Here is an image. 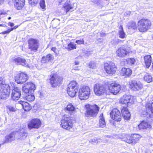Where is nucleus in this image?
<instances>
[{"instance_id": "nucleus-1", "label": "nucleus", "mask_w": 153, "mask_h": 153, "mask_svg": "<svg viewBox=\"0 0 153 153\" xmlns=\"http://www.w3.org/2000/svg\"><path fill=\"white\" fill-rule=\"evenodd\" d=\"M86 112L85 115L86 117H95L97 114L100 108L96 104L85 105Z\"/></svg>"}, {"instance_id": "nucleus-2", "label": "nucleus", "mask_w": 153, "mask_h": 153, "mask_svg": "<svg viewBox=\"0 0 153 153\" xmlns=\"http://www.w3.org/2000/svg\"><path fill=\"white\" fill-rule=\"evenodd\" d=\"M137 25L138 30L143 32L149 30L151 25V23L148 19H142L138 22Z\"/></svg>"}, {"instance_id": "nucleus-3", "label": "nucleus", "mask_w": 153, "mask_h": 153, "mask_svg": "<svg viewBox=\"0 0 153 153\" xmlns=\"http://www.w3.org/2000/svg\"><path fill=\"white\" fill-rule=\"evenodd\" d=\"M90 94L91 89L88 86H83L79 90V97L80 100H87Z\"/></svg>"}, {"instance_id": "nucleus-4", "label": "nucleus", "mask_w": 153, "mask_h": 153, "mask_svg": "<svg viewBox=\"0 0 153 153\" xmlns=\"http://www.w3.org/2000/svg\"><path fill=\"white\" fill-rule=\"evenodd\" d=\"M78 84L74 81H71L68 85L67 91L69 95L71 97H74L78 90Z\"/></svg>"}, {"instance_id": "nucleus-5", "label": "nucleus", "mask_w": 153, "mask_h": 153, "mask_svg": "<svg viewBox=\"0 0 153 153\" xmlns=\"http://www.w3.org/2000/svg\"><path fill=\"white\" fill-rule=\"evenodd\" d=\"M61 122V125L65 129L69 130L72 128L73 125L71 118L67 115L62 117Z\"/></svg>"}, {"instance_id": "nucleus-6", "label": "nucleus", "mask_w": 153, "mask_h": 153, "mask_svg": "<svg viewBox=\"0 0 153 153\" xmlns=\"http://www.w3.org/2000/svg\"><path fill=\"white\" fill-rule=\"evenodd\" d=\"M50 83L53 88L59 86L61 84L62 78L56 74H52L51 75Z\"/></svg>"}, {"instance_id": "nucleus-7", "label": "nucleus", "mask_w": 153, "mask_h": 153, "mask_svg": "<svg viewBox=\"0 0 153 153\" xmlns=\"http://www.w3.org/2000/svg\"><path fill=\"white\" fill-rule=\"evenodd\" d=\"M28 48L32 51L36 52L39 45V40L37 39L31 38L27 41Z\"/></svg>"}, {"instance_id": "nucleus-8", "label": "nucleus", "mask_w": 153, "mask_h": 153, "mask_svg": "<svg viewBox=\"0 0 153 153\" xmlns=\"http://www.w3.org/2000/svg\"><path fill=\"white\" fill-rule=\"evenodd\" d=\"M128 85L131 90L135 91L141 90L143 87V84L140 82L134 80L129 81Z\"/></svg>"}, {"instance_id": "nucleus-9", "label": "nucleus", "mask_w": 153, "mask_h": 153, "mask_svg": "<svg viewBox=\"0 0 153 153\" xmlns=\"http://www.w3.org/2000/svg\"><path fill=\"white\" fill-rule=\"evenodd\" d=\"M10 90V86L8 85L3 84L0 85V98L4 99L8 97Z\"/></svg>"}, {"instance_id": "nucleus-10", "label": "nucleus", "mask_w": 153, "mask_h": 153, "mask_svg": "<svg viewBox=\"0 0 153 153\" xmlns=\"http://www.w3.org/2000/svg\"><path fill=\"white\" fill-rule=\"evenodd\" d=\"M104 68L106 72L109 74H115L117 70L115 64L110 62L105 64Z\"/></svg>"}, {"instance_id": "nucleus-11", "label": "nucleus", "mask_w": 153, "mask_h": 153, "mask_svg": "<svg viewBox=\"0 0 153 153\" xmlns=\"http://www.w3.org/2000/svg\"><path fill=\"white\" fill-rule=\"evenodd\" d=\"M41 125L40 120L38 118L32 119L27 124L28 127L30 130L33 128L38 129L40 127Z\"/></svg>"}, {"instance_id": "nucleus-12", "label": "nucleus", "mask_w": 153, "mask_h": 153, "mask_svg": "<svg viewBox=\"0 0 153 153\" xmlns=\"http://www.w3.org/2000/svg\"><path fill=\"white\" fill-rule=\"evenodd\" d=\"M128 48L127 47L119 48L116 52L117 56L120 58H123L127 55L129 53Z\"/></svg>"}, {"instance_id": "nucleus-13", "label": "nucleus", "mask_w": 153, "mask_h": 153, "mask_svg": "<svg viewBox=\"0 0 153 153\" xmlns=\"http://www.w3.org/2000/svg\"><path fill=\"white\" fill-rule=\"evenodd\" d=\"M24 85V86L22 88V91L25 94L33 92L36 88L35 85L32 82H27Z\"/></svg>"}, {"instance_id": "nucleus-14", "label": "nucleus", "mask_w": 153, "mask_h": 153, "mask_svg": "<svg viewBox=\"0 0 153 153\" xmlns=\"http://www.w3.org/2000/svg\"><path fill=\"white\" fill-rule=\"evenodd\" d=\"M110 91L114 95L117 94L120 90V86L115 82L112 83L108 85Z\"/></svg>"}, {"instance_id": "nucleus-15", "label": "nucleus", "mask_w": 153, "mask_h": 153, "mask_svg": "<svg viewBox=\"0 0 153 153\" xmlns=\"http://www.w3.org/2000/svg\"><path fill=\"white\" fill-rule=\"evenodd\" d=\"M28 78V76L26 74L21 73L15 77V80L18 84H22L27 81Z\"/></svg>"}, {"instance_id": "nucleus-16", "label": "nucleus", "mask_w": 153, "mask_h": 153, "mask_svg": "<svg viewBox=\"0 0 153 153\" xmlns=\"http://www.w3.org/2000/svg\"><path fill=\"white\" fill-rule=\"evenodd\" d=\"M111 117L117 121H120L122 119V116L120 112L117 109H114L110 113Z\"/></svg>"}, {"instance_id": "nucleus-17", "label": "nucleus", "mask_w": 153, "mask_h": 153, "mask_svg": "<svg viewBox=\"0 0 153 153\" xmlns=\"http://www.w3.org/2000/svg\"><path fill=\"white\" fill-rule=\"evenodd\" d=\"M21 91L18 87H14L11 94V99L13 101L17 100L20 97Z\"/></svg>"}, {"instance_id": "nucleus-18", "label": "nucleus", "mask_w": 153, "mask_h": 153, "mask_svg": "<svg viewBox=\"0 0 153 153\" xmlns=\"http://www.w3.org/2000/svg\"><path fill=\"white\" fill-rule=\"evenodd\" d=\"M94 91L96 95L99 96L105 93V88L102 85L97 84L94 86Z\"/></svg>"}, {"instance_id": "nucleus-19", "label": "nucleus", "mask_w": 153, "mask_h": 153, "mask_svg": "<svg viewBox=\"0 0 153 153\" xmlns=\"http://www.w3.org/2000/svg\"><path fill=\"white\" fill-rule=\"evenodd\" d=\"M120 102L123 104L130 105L132 103V100L129 95H125L121 99Z\"/></svg>"}, {"instance_id": "nucleus-20", "label": "nucleus", "mask_w": 153, "mask_h": 153, "mask_svg": "<svg viewBox=\"0 0 153 153\" xmlns=\"http://www.w3.org/2000/svg\"><path fill=\"white\" fill-rule=\"evenodd\" d=\"M121 112L125 120H128L130 119L131 114L127 107H123L121 109Z\"/></svg>"}, {"instance_id": "nucleus-21", "label": "nucleus", "mask_w": 153, "mask_h": 153, "mask_svg": "<svg viewBox=\"0 0 153 153\" xmlns=\"http://www.w3.org/2000/svg\"><path fill=\"white\" fill-rule=\"evenodd\" d=\"M14 6L18 10H20L24 6L25 0H13Z\"/></svg>"}, {"instance_id": "nucleus-22", "label": "nucleus", "mask_w": 153, "mask_h": 153, "mask_svg": "<svg viewBox=\"0 0 153 153\" xmlns=\"http://www.w3.org/2000/svg\"><path fill=\"white\" fill-rule=\"evenodd\" d=\"M13 62L17 65L21 64L23 66H27L28 64L27 63L26 61L20 57L16 58L12 60Z\"/></svg>"}, {"instance_id": "nucleus-23", "label": "nucleus", "mask_w": 153, "mask_h": 153, "mask_svg": "<svg viewBox=\"0 0 153 153\" xmlns=\"http://www.w3.org/2000/svg\"><path fill=\"white\" fill-rule=\"evenodd\" d=\"M16 138V134L13 132L5 137L4 143H8L14 140Z\"/></svg>"}, {"instance_id": "nucleus-24", "label": "nucleus", "mask_w": 153, "mask_h": 153, "mask_svg": "<svg viewBox=\"0 0 153 153\" xmlns=\"http://www.w3.org/2000/svg\"><path fill=\"white\" fill-rule=\"evenodd\" d=\"M141 75L144 80L147 82H150L152 80V77L150 74L144 72L141 74Z\"/></svg>"}, {"instance_id": "nucleus-25", "label": "nucleus", "mask_w": 153, "mask_h": 153, "mask_svg": "<svg viewBox=\"0 0 153 153\" xmlns=\"http://www.w3.org/2000/svg\"><path fill=\"white\" fill-rule=\"evenodd\" d=\"M73 7L71 4L70 0H67L65 3L63 5L62 9H63L67 13L70 10L72 9Z\"/></svg>"}, {"instance_id": "nucleus-26", "label": "nucleus", "mask_w": 153, "mask_h": 153, "mask_svg": "<svg viewBox=\"0 0 153 153\" xmlns=\"http://www.w3.org/2000/svg\"><path fill=\"white\" fill-rule=\"evenodd\" d=\"M27 134L28 133L26 130L21 131L19 133L17 138L18 140L19 141L24 140L27 137Z\"/></svg>"}, {"instance_id": "nucleus-27", "label": "nucleus", "mask_w": 153, "mask_h": 153, "mask_svg": "<svg viewBox=\"0 0 153 153\" xmlns=\"http://www.w3.org/2000/svg\"><path fill=\"white\" fill-rule=\"evenodd\" d=\"M19 102L25 111H29L31 109V106L28 102L22 101H19Z\"/></svg>"}, {"instance_id": "nucleus-28", "label": "nucleus", "mask_w": 153, "mask_h": 153, "mask_svg": "<svg viewBox=\"0 0 153 153\" xmlns=\"http://www.w3.org/2000/svg\"><path fill=\"white\" fill-rule=\"evenodd\" d=\"M121 74L123 75L128 76L131 75L132 71L129 68H123L121 70Z\"/></svg>"}, {"instance_id": "nucleus-29", "label": "nucleus", "mask_w": 153, "mask_h": 153, "mask_svg": "<svg viewBox=\"0 0 153 153\" xmlns=\"http://www.w3.org/2000/svg\"><path fill=\"white\" fill-rule=\"evenodd\" d=\"M150 125L148 123L143 121L138 125V128L139 129H141L150 128Z\"/></svg>"}, {"instance_id": "nucleus-30", "label": "nucleus", "mask_w": 153, "mask_h": 153, "mask_svg": "<svg viewBox=\"0 0 153 153\" xmlns=\"http://www.w3.org/2000/svg\"><path fill=\"white\" fill-rule=\"evenodd\" d=\"M145 63L147 68L150 67L152 62V58L150 55L146 56L144 58Z\"/></svg>"}, {"instance_id": "nucleus-31", "label": "nucleus", "mask_w": 153, "mask_h": 153, "mask_svg": "<svg viewBox=\"0 0 153 153\" xmlns=\"http://www.w3.org/2000/svg\"><path fill=\"white\" fill-rule=\"evenodd\" d=\"M100 126L101 128H103L105 126V119L103 117V114H101L100 116L99 120Z\"/></svg>"}, {"instance_id": "nucleus-32", "label": "nucleus", "mask_w": 153, "mask_h": 153, "mask_svg": "<svg viewBox=\"0 0 153 153\" xmlns=\"http://www.w3.org/2000/svg\"><path fill=\"white\" fill-rule=\"evenodd\" d=\"M120 30L118 32L119 37L121 39H124L126 36V35L124 32L122 26L120 25L119 27Z\"/></svg>"}, {"instance_id": "nucleus-33", "label": "nucleus", "mask_w": 153, "mask_h": 153, "mask_svg": "<svg viewBox=\"0 0 153 153\" xmlns=\"http://www.w3.org/2000/svg\"><path fill=\"white\" fill-rule=\"evenodd\" d=\"M132 142L133 144H135L137 143V141L140 138V136L139 135L136 134H134L131 135Z\"/></svg>"}, {"instance_id": "nucleus-34", "label": "nucleus", "mask_w": 153, "mask_h": 153, "mask_svg": "<svg viewBox=\"0 0 153 153\" xmlns=\"http://www.w3.org/2000/svg\"><path fill=\"white\" fill-rule=\"evenodd\" d=\"M76 48V45L72 42H70L68 45L66 49L68 51H71Z\"/></svg>"}, {"instance_id": "nucleus-35", "label": "nucleus", "mask_w": 153, "mask_h": 153, "mask_svg": "<svg viewBox=\"0 0 153 153\" xmlns=\"http://www.w3.org/2000/svg\"><path fill=\"white\" fill-rule=\"evenodd\" d=\"M124 139V140L128 143H133L131 135V136H130L128 134H126Z\"/></svg>"}, {"instance_id": "nucleus-36", "label": "nucleus", "mask_w": 153, "mask_h": 153, "mask_svg": "<svg viewBox=\"0 0 153 153\" xmlns=\"http://www.w3.org/2000/svg\"><path fill=\"white\" fill-rule=\"evenodd\" d=\"M127 26L129 29H135L137 28L136 24L134 22H129Z\"/></svg>"}, {"instance_id": "nucleus-37", "label": "nucleus", "mask_w": 153, "mask_h": 153, "mask_svg": "<svg viewBox=\"0 0 153 153\" xmlns=\"http://www.w3.org/2000/svg\"><path fill=\"white\" fill-rule=\"evenodd\" d=\"M66 110L68 111L71 112H73L75 110V107L73 106L71 103L69 104L66 108Z\"/></svg>"}, {"instance_id": "nucleus-38", "label": "nucleus", "mask_w": 153, "mask_h": 153, "mask_svg": "<svg viewBox=\"0 0 153 153\" xmlns=\"http://www.w3.org/2000/svg\"><path fill=\"white\" fill-rule=\"evenodd\" d=\"M26 100L28 101H32L35 99V97L32 94H29L26 97Z\"/></svg>"}, {"instance_id": "nucleus-39", "label": "nucleus", "mask_w": 153, "mask_h": 153, "mask_svg": "<svg viewBox=\"0 0 153 153\" xmlns=\"http://www.w3.org/2000/svg\"><path fill=\"white\" fill-rule=\"evenodd\" d=\"M126 60L127 63L129 64L134 65L135 62V60L133 58H128Z\"/></svg>"}, {"instance_id": "nucleus-40", "label": "nucleus", "mask_w": 153, "mask_h": 153, "mask_svg": "<svg viewBox=\"0 0 153 153\" xmlns=\"http://www.w3.org/2000/svg\"><path fill=\"white\" fill-rule=\"evenodd\" d=\"M38 2V0H29V4L32 6H34Z\"/></svg>"}, {"instance_id": "nucleus-41", "label": "nucleus", "mask_w": 153, "mask_h": 153, "mask_svg": "<svg viewBox=\"0 0 153 153\" xmlns=\"http://www.w3.org/2000/svg\"><path fill=\"white\" fill-rule=\"evenodd\" d=\"M89 68L92 69H95L96 68V65L95 62H91L88 64Z\"/></svg>"}, {"instance_id": "nucleus-42", "label": "nucleus", "mask_w": 153, "mask_h": 153, "mask_svg": "<svg viewBox=\"0 0 153 153\" xmlns=\"http://www.w3.org/2000/svg\"><path fill=\"white\" fill-rule=\"evenodd\" d=\"M40 5L42 9L45 10V4L44 0H41L40 2Z\"/></svg>"}, {"instance_id": "nucleus-43", "label": "nucleus", "mask_w": 153, "mask_h": 153, "mask_svg": "<svg viewBox=\"0 0 153 153\" xmlns=\"http://www.w3.org/2000/svg\"><path fill=\"white\" fill-rule=\"evenodd\" d=\"M98 139L97 138H94L91 139L89 141V143L92 144H94L97 143Z\"/></svg>"}, {"instance_id": "nucleus-44", "label": "nucleus", "mask_w": 153, "mask_h": 153, "mask_svg": "<svg viewBox=\"0 0 153 153\" xmlns=\"http://www.w3.org/2000/svg\"><path fill=\"white\" fill-rule=\"evenodd\" d=\"M46 56L49 61L53 60V56L51 54H48Z\"/></svg>"}, {"instance_id": "nucleus-45", "label": "nucleus", "mask_w": 153, "mask_h": 153, "mask_svg": "<svg viewBox=\"0 0 153 153\" xmlns=\"http://www.w3.org/2000/svg\"><path fill=\"white\" fill-rule=\"evenodd\" d=\"M41 61L43 63H45L47 62H49V61L47 59V58L46 57V56H44L42 57V59L41 60Z\"/></svg>"}, {"instance_id": "nucleus-46", "label": "nucleus", "mask_w": 153, "mask_h": 153, "mask_svg": "<svg viewBox=\"0 0 153 153\" xmlns=\"http://www.w3.org/2000/svg\"><path fill=\"white\" fill-rule=\"evenodd\" d=\"M75 42L79 45L84 44V41L83 39H80V40H76V41Z\"/></svg>"}, {"instance_id": "nucleus-47", "label": "nucleus", "mask_w": 153, "mask_h": 153, "mask_svg": "<svg viewBox=\"0 0 153 153\" xmlns=\"http://www.w3.org/2000/svg\"><path fill=\"white\" fill-rule=\"evenodd\" d=\"M13 30V29H9L6 31H5L2 32L1 33L2 34H8L11 31H12Z\"/></svg>"}, {"instance_id": "nucleus-48", "label": "nucleus", "mask_w": 153, "mask_h": 153, "mask_svg": "<svg viewBox=\"0 0 153 153\" xmlns=\"http://www.w3.org/2000/svg\"><path fill=\"white\" fill-rule=\"evenodd\" d=\"M8 108L10 111H13L15 110V108L11 106H8Z\"/></svg>"}, {"instance_id": "nucleus-49", "label": "nucleus", "mask_w": 153, "mask_h": 153, "mask_svg": "<svg viewBox=\"0 0 153 153\" xmlns=\"http://www.w3.org/2000/svg\"><path fill=\"white\" fill-rule=\"evenodd\" d=\"M3 84H5L4 83V80L3 78L2 77H0V85Z\"/></svg>"}, {"instance_id": "nucleus-50", "label": "nucleus", "mask_w": 153, "mask_h": 153, "mask_svg": "<svg viewBox=\"0 0 153 153\" xmlns=\"http://www.w3.org/2000/svg\"><path fill=\"white\" fill-rule=\"evenodd\" d=\"M56 48L55 47H52L51 49V50L53 51L55 53H56Z\"/></svg>"}, {"instance_id": "nucleus-51", "label": "nucleus", "mask_w": 153, "mask_h": 153, "mask_svg": "<svg viewBox=\"0 0 153 153\" xmlns=\"http://www.w3.org/2000/svg\"><path fill=\"white\" fill-rule=\"evenodd\" d=\"M151 111L152 113H153V102H152L151 104Z\"/></svg>"}, {"instance_id": "nucleus-52", "label": "nucleus", "mask_w": 153, "mask_h": 153, "mask_svg": "<svg viewBox=\"0 0 153 153\" xmlns=\"http://www.w3.org/2000/svg\"><path fill=\"white\" fill-rule=\"evenodd\" d=\"M14 24L13 23H11V22H9L8 24V25L11 27H12L14 25Z\"/></svg>"}, {"instance_id": "nucleus-53", "label": "nucleus", "mask_w": 153, "mask_h": 153, "mask_svg": "<svg viewBox=\"0 0 153 153\" xmlns=\"http://www.w3.org/2000/svg\"><path fill=\"white\" fill-rule=\"evenodd\" d=\"M100 36L102 37H104L106 36V34L105 33H100Z\"/></svg>"}, {"instance_id": "nucleus-54", "label": "nucleus", "mask_w": 153, "mask_h": 153, "mask_svg": "<svg viewBox=\"0 0 153 153\" xmlns=\"http://www.w3.org/2000/svg\"><path fill=\"white\" fill-rule=\"evenodd\" d=\"M74 70H79V67L78 66L76 67L75 66L74 68Z\"/></svg>"}, {"instance_id": "nucleus-55", "label": "nucleus", "mask_w": 153, "mask_h": 153, "mask_svg": "<svg viewBox=\"0 0 153 153\" xmlns=\"http://www.w3.org/2000/svg\"><path fill=\"white\" fill-rule=\"evenodd\" d=\"M5 0H0V5H1L3 4Z\"/></svg>"}, {"instance_id": "nucleus-56", "label": "nucleus", "mask_w": 153, "mask_h": 153, "mask_svg": "<svg viewBox=\"0 0 153 153\" xmlns=\"http://www.w3.org/2000/svg\"><path fill=\"white\" fill-rule=\"evenodd\" d=\"M18 26L17 25H16L13 28H12L11 29H13H13H15L16 28H17L18 27Z\"/></svg>"}, {"instance_id": "nucleus-57", "label": "nucleus", "mask_w": 153, "mask_h": 153, "mask_svg": "<svg viewBox=\"0 0 153 153\" xmlns=\"http://www.w3.org/2000/svg\"><path fill=\"white\" fill-rule=\"evenodd\" d=\"M74 63L76 65H78L79 64V62H75Z\"/></svg>"}, {"instance_id": "nucleus-58", "label": "nucleus", "mask_w": 153, "mask_h": 153, "mask_svg": "<svg viewBox=\"0 0 153 153\" xmlns=\"http://www.w3.org/2000/svg\"><path fill=\"white\" fill-rule=\"evenodd\" d=\"M58 22V20H57L56 19L55 20H53L52 21V22L53 23L54 22Z\"/></svg>"}, {"instance_id": "nucleus-59", "label": "nucleus", "mask_w": 153, "mask_h": 153, "mask_svg": "<svg viewBox=\"0 0 153 153\" xmlns=\"http://www.w3.org/2000/svg\"><path fill=\"white\" fill-rule=\"evenodd\" d=\"M63 1V0H61V1H60V0H59V3H61L62 1Z\"/></svg>"}, {"instance_id": "nucleus-60", "label": "nucleus", "mask_w": 153, "mask_h": 153, "mask_svg": "<svg viewBox=\"0 0 153 153\" xmlns=\"http://www.w3.org/2000/svg\"><path fill=\"white\" fill-rule=\"evenodd\" d=\"M11 19V17H9L8 18V19H9V20Z\"/></svg>"}, {"instance_id": "nucleus-61", "label": "nucleus", "mask_w": 153, "mask_h": 153, "mask_svg": "<svg viewBox=\"0 0 153 153\" xmlns=\"http://www.w3.org/2000/svg\"><path fill=\"white\" fill-rule=\"evenodd\" d=\"M1 50L0 49V55L1 54Z\"/></svg>"}, {"instance_id": "nucleus-62", "label": "nucleus", "mask_w": 153, "mask_h": 153, "mask_svg": "<svg viewBox=\"0 0 153 153\" xmlns=\"http://www.w3.org/2000/svg\"><path fill=\"white\" fill-rule=\"evenodd\" d=\"M2 26V25L1 24H0V26Z\"/></svg>"}, {"instance_id": "nucleus-63", "label": "nucleus", "mask_w": 153, "mask_h": 153, "mask_svg": "<svg viewBox=\"0 0 153 153\" xmlns=\"http://www.w3.org/2000/svg\"><path fill=\"white\" fill-rule=\"evenodd\" d=\"M152 67L153 68V65H152Z\"/></svg>"}]
</instances>
